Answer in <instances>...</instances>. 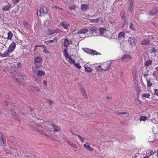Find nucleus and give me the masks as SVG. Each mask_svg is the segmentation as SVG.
Wrapping results in <instances>:
<instances>
[{
  "instance_id": "obj_22",
  "label": "nucleus",
  "mask_w": 158,
  "mask_h": 158,
  "mask_svg": "<svg viewBox=\"0 0 158 158\" xmlns=\"http://www.w3.org/2000/svg\"><path fill=\"white\" fill-rule=\"evenodd\" d=\"M84 147L87 150L90 151H92L94 149L92 147H90L89 145V143L88 142H86L85 144L84 145Z\"/></svg>"
},
{
  "instance_id": "obj_15",
  "label": "nucleus",
  "mask_w": 158,
  "mask_h": 158,
  "mask_svg": "<svg viewBox=\"0 0 158 158\" xmlns=\"http://www.w3.org/2000/svg\"><path fill=\"white\" fill-rule=\"evenodd\" d=\"M141 45L145 46L148 45L150 44V40L148 39H144L140 42Z\"/></svg>"
},
{
  "instance_id": "obj_17",
  "label": "nucleus",
  "mask_w": 158,
  "mask_h": 158,
  "mask_svg": "<svg viewBox=\"0 0 158 158\" xmlns=\"http://www.w3.org/2000/svg\"><path fill=\"white\" fill-rule=\"evenodd\" d=\"M12 7L11 4L8 3L7 6L3 7L2 8V10L5 11H7L9 10Z\"/></svg>"
},
{
  "instance_id": "obj_58",
  "label": "nucleus",
  "mask_w": 158,
  "mask_h": 158,
  "mask_svg": "<svg viewBox=\"0 0 158 158\" xmlns=\"http://www.w3.org/2000/svg\"><path fill=\"white\" fill-rule=\"evenodd\" d=\"M43 84L44 86H46L47 85V82L46 81L44 80L43 81Z\"/></svg>"
},
{
  "instance_id": "obj_29",
  "label": "nucleus",
  "mask_w": 158,
  "mask_h": 158,
  "mask_svg": "<svg viewBox=\"0 0 158 158\" xmlns=\"http://www.w3.org/2000/svg\"><path fill=\"white\" fill-rule=\"evenodd\" d=\"M102 21L101 18H99L95 19H90L89 20V21L91 23H97L99 21Z\"/></svg>"
},
{
  "instance_id": "obj_38",
  "label": "nucleus",
  "mask_w": 158,
  "mask_h": 158,
  "mask_svg": "<svg viewBox=\"0 0 158 158\" xmlns=\"http://www.w3.org/2000/svg\"><path fill=\"white\" fill-rule=\"evenodd\" d=\"M149 14L151 16L156 15V13L155 12L153 8L152 10H151L149 11Z\"/></svg>"
},
{
  "instance_id": "obj_18",
  "label": "nucleus",
  "mask_w": 158,
  "mask_h": 158,
  "mask_svg": "<svg viewBox=\"0 0 158 158\" xmlns=\"http://www.w3.org/2000/svg\"><path fill=\"white\" fill-rule=\"evenodd\" d=\"M37 72L36 73V74L38 76L42 77L44 76L45 75V72L43 70H37Z\"/></svg>"
},
{
  "instance_id": "obj_49",
  "label": "nucleus",
  "mask_w": 158,
  "mask_h": 158,
  "mask_svg": "<svg viewBox=\"0 0 158 158\" xmlns=\"http://www.w3.org/2000/svg\"><path fill=\"white\" fill-rule=\"evenodd\" d=\"M150 52L151 53H155L156 52V50L155 48L153 47L150 49Z\"/></svg>"
},
{
  "instance_id": "obj_24",
  "label": "nucleus",
  "mask_w": 158,
  "mask_h": 158,
  "mask_svg": "<svg viewBox=\"0 0 158 158\" xmlns=\"http://www.w3.org/2000/svg\"><path fill=\"white\" fill-rule=\"evenodd\" d=\"M89 51V52L90 54L93 55H100L101 54L99 52H97L96 51L93 50L88 49Z\"/></svg>"
},
{
  "instance_id": "obj_48",
  "label": "nucleus",
  "mask_w": 158,
  "mask_h": 158,
  "mask_svg": "<svg viewBox=\"0 0 158 158\" xmlns=\"http://www.w3.org/2000/svg\"><path fill=\"white\" fill-rule=\"evenodd\" d=\"M76 136H77L79 138L81 142H84V139L81 136L79 135H76Z\"/></svg>"
},
{
  "instance_id": "obj_31",
  "label": "nucleus",
  "mask_w": 158,
  "mask_h": 158,
  "mask_svg": "<svg viewBox=\"0 0 158 158\" xmlns=\"http://www.w3.org/2000/svg\"><path fill=\"white\" fill-rule=\"evenodd\" d=\"M7 39L8 40H11L13 37V34L10 31H9L7 33Z\"/></svg>"
},
{
  "instance_id": "obj_6",
  "label": "nucleus",
  "mask_w": 158,
  "mask_h": 158,
  "mask_svg": "<svg viewBox=\"0 0 158 158\" xmlns=\"http://www.w3.org/2000/svg\"><path fill=\"white\" fill-rule=\"evenodd\" d=\"M132 57L130 55L126 54L123 55L121 58V60L123 62L129 61Z\"/></svg>"
},
{
  "instance_id": "obj_36",
  "label": "nucleus",
  "mask_w": 158,
  "mask_h": 158,
  "mask_svg": "<svg viewBox=\"0 0 158 158\" xmlns=\"http://www.w3.org/2000/svg\"><path fill=\"white\" fill-rule=\"evenodd\" d=\"M102 68V65L101 64L99 65L98 66H97L96 68L95 69L96 71H103Z\"/></svg>"
},
{
  "instance_id": "obj_43",
  "label": "nucleus",
  "mask_w": 158,
  "mask_h": 158,
  "mask_svg": "<svg viewBox=\"0 0 158 158\" xmlns=\"http://www.w3.org/2000/svg\"><path fill=\"white\" fill-rule=\"evenodd\" d=\"M74 65H75V66L76 67V68H77L78 69H80L81 68V66L80 65L79 63H75V64Z\"/></svg>"
},
{
  "instance_id": "obj_25",
  "label": "nucleus",
  "mask_w": 158,
  "mask_h": 158,
  "mask_svg": "<svg viewBox=\"0 0 158 158\" xmlns=\"http://www.w3.org/2000/svg\"><path fill=\"white\" fill-rule=\"evenodd\" d=\"M88 31V30L86 28L82 29L80 31L78 32L77 33V34H85Z\"/></svg>"
},
{
  "instance_id": "obj_62",
  "label": "nucleus",
  "mask_w": 158,
  "mask_h": 158,
  "mask_svg": "<svg viewBox=\"0 0 158 158\" xmlns=\"http://www.w3.org/2000/svg\"><path fill=\"white\" fill-rule=\"evenodd\" d=\"M130 3H134V0H129Z\"/></svg>"
},
{
  "instance_id": "obj_11",
  "label": "nucleus",
  "mask_w": 158,
  "mask_h": 158,
  "mask_svg": "<svg viewBox=\"0 0 158 158\" xmlns=\"http://www.w3.org/2000/svg\"><path fill=\"white\" fill-rule=\"evenodd\" d=\"M6 139L4 137L3 135L0 134V145L1 146L5 145Z\"/></svg>"
},
{
  "instance_id": "obj_60",
  "label": "nucleus",
  "mask_w": 158,
  "mask_h": 158,
  "mask_svg": "<svg viewBox=\"0 0 158 158\" xmlns=\"http://www.w3.org/2000/svg\"><path fill=\"white\" fill-rule=\"evenodd\" d=\"M33 87L38 91H40V89L39 87Z\"/></svg>"
},
{
  "instance_id": "obj_28",
  "label": "nucleus",
  "mask_w": 158,
  "mask_h": 158,
  "mask_svg": "<svg viewBox=\"0 0 158 158\" xmlns=\"http://www.w3.org/2000/svg\"><path fill=\"white\" fill-rule=\"evenodd\" d=\"M11 113L12 115L14 118L15 119H18L19 118L18 117L19 116H18V114H17L14 110H11Z\"/></svg>"
},
{
  "instance_id": "obj_42",
  "label": "nucleus",
  "mask_w": 158,
  "mask_h": 158,
  "mask_svg": "<svg viewBox=\"0 0 158 158\" xmlns=\"http://www.w3.org/2000/svg\"><path fill=\"white\" fill-rule=\"evenodd\" d=\"M147 86L148 87H150L152 85V84L150 81L148 80H147Z\"/></svg>"
},
{
  "instance_id": "obj_26",
  "label": "nucleus",
  "mask_w": 158,
  "mask_h": 158,
  "mask_svg": "<svg viewBox=\"0 0 158 158\" xmlns=\"http://www.w3.org/2000/svg\"><path fill=\"white\" fill-rule=\"evenodd\" d=\"M65 141L71 145L72 147L74 148H77V146L75 144H74L73 142L70 140H65Z\"/></svg>"
},
{
  "instance_id": "obj_5",
  "label": "nucleus",
  "mask_w": 158,
  "mask_h": 158,
  "mask_svg": "<svg viewBox=\"0 0 158 158\" xmlns=\"http://www.w3.org/2000/svg\"><path fill=\"white\" fill-rule=\"evenodd\" d=\"M97 27H92L89 30L88 32L91 35L97 36L98 35Z\"/></svg>"
},
{
  "instance_id": "obj_52",
  "label": "nucleus",
  "mask_w": 158,
  "mask_h": 158,
  "mask_svg": "<svg viewBox=\"0 0 158 158\" xmlns=\"http://www.w3.org/2000/svg\"><path fill=\"white\" fill-rule=\"evenodd\" d=\"M129 28L130 29L133 30H134L133 29V24L132 23H130V25L129 26Z\"/></svg>"
},
{
  "instance_id": "obj_45",
  "label": "nucleus",
  "mask_w": 158,
  "mask_h": 158,
  "mask_svg": "<svg viewBox=\"0 0 158 158\" xmlns=\"http://www.w3.org/2000/svg\"><path fill=\"white\" fill-rule=\"evenodd\" d=\"M136 91L137 93L138 94H139L141 92V90L139 87H137L136 88Z\"/></svg>"
},
{
  "instance_id": "obj_27",
  "label": "nucleus",
  "mask_w": 158,
  "mask_h": 158,
  "mask_svg": "<svg viewBox=\"0 0 158 158\" xmlns=\"http://www.w3.org/2000/svg\"><path fill=\"white\" fill-rule=\"evenodd\" d=\"M68 49L67 48H65L64 49V51L63 52L64 56H65V59H67L69 58L70 57H69V55L67 52V50Z\"/></svg>"
},
{
  "instance_id": "obj_9",
  "label": "nucleus",
  "mask_w": 158,
  "mask_h": 158,
  "mask_svg": "<svg viewBox=\"0 0 158 158\" xmlns=\"http://www.w3.org/2000/svg\"><path fill=\"white\" fill-rule=\"evenodd\" d=\"M80 89L82 95L83 96L85 100L87 99H88V97L87 96L86 92L84 87L82 86H81L80 87Z\"/></svg>"
},
{
  "instance_id": "obj_56",
  "label": "nucleus",
  "mask_w": 158,
  "mask_h": 158,
  "mask_svg": "<svg viewBox=\"0 0 158 158\" xmlns=\"http://www.w3.org/2000/svg\"><path fill=\"white\" fill-rule=\"evenodd\" d=\"M54 8H55L59 9L60 10H63V9H62V8H60V7H58L57 6H55Z\"/></svg>"
},
{
  "instance_id": "obj_30",
  "label": "nucleus",
  "mask_w": 158,
  "mask_h": 158,
  "mask_svg": "<svg viewBox=\"0 0 158 158\" xmlns=\"http://www.w3.org/2000/svg\"><path fill=\"white\" fill-rule=\"evenodd\" d=\"M152 61L151 60H148L145 62V65L146 67H148L151 65L152 64Z\"/></svg>"
},
{
  "instance_id": "obj_44",
  "label": "nucleus",
  "mask_w": 158,
  "mask_h": 158,
  "mask_svg": "<svg viewBox=\"0 0 158 158\" xmlns=\"http://www.w3.org/2000/svg\"><path fill=\"white\" fill-rule=\"evenodd\" d=\"M15 152L14 151V152L12 153V152H11V151H9L8 152H6V154H8V155H11V154H12V155H15V156H16V154H15ZM16 155H18V154H16Z\"/></svg>"
},
{
  "instance_id": "obj_1",
  "label": "nucleus",
  "mask_w": 158,
  "mask_h": 158,
  "mask_svg": "<svg viewBox=\"0 0 158 158\" xmlns=\"http://www.w3.org/2000/svg\"><path fill=\"white\" fill-rule=\"evenodd\" d=\"M36 124H40L43 126L44 131H52V121L48 120L46 121L43 119H40L39 121H38L37 123Z\"/></svg>"
},
{
  "instance_id": "obj_55",
  "label": "nucleus",
  "mask_w": 158,
  "mask_h": 158,
  "mask_svg": "<svg viewBox=\"0 0 158 158\" xmlns=\"http://www.w3.org/2000/svg\"><path fill=\"white\" fill-rule=\"evenodd\" d=\"M53 40H47L46 41V42L47 43V44L49 43H52L53 42Z\"/></svg>"
},
{
  "instance_id": "obj_13",
  "label": "nucleus",
  "mask_w": 158,
  "mask_h": 158,
  "mask_svg": "<svg viewBox=\"0 0 158 158\" xmlns=\"http://www.w3.org/2000/svg\"><path fill=\"white\" fill-rule=\"evenodd\" d=\"M52 127L53 129V131L54 132H57L60 131V127L55 124L52 125Z\"/></svg>"
},
{
  "instance_id": "obj_46",
  "label": "nucleus",
  "mask_w": 158,
  "mask_h": 158,
  "mask_svg": "<svg viewBox=\"0 0 158 158\" xmlns=\"http://www.w3.org/2000/svg\"><path fill=\"white\" fill-rule=\"evenodd\" d=\"M20 0H12V3L14 4H15L19 3Z\"/></svg>"
},
{
  "instance_id": "obj_10",
  "label": "nucleus",
  "mask_w": 158,
  "mask_h": 158,
  "mask_svg": "<svg viewBox=\"0 0 158 158\" xmlns=\"http://www.w3.org/2000/svg\"><path fill=\"white\" fill-rule=\"evenodd\" d=\"M12 52L10 51L8 49L6 51L3 53H2V57H10V54Z\"/></svg>"
},
{
  "instance_id": "obj_40",
  "label": "nucleus",
  "mask_w": 158,
  "mask_h": 158,
  "mask_svg": "<svg viewBox=\"0 0 158 158\" xmlns=\"http://www.w3.org/2000/svg\"><path fill=\"white\" fill-rule=\"evenodd\" d=\"M147 117L146 116H141L139 118L140 121H145L147 119Z\"/></svg>"
},
{
  "instance_id": "obj_32",
  "label": "nucleus",
  "mask_w": 158,
  "mask_h": 158,
  "mask_svg": "<svg viewBox=\"0 0 158 158\" xmlns=\"http://www.w3.org/2000/svg\"><path fill=\"white\" fill-rule=\"evenodd\" d=\"M56 32V31H53L50 29H49L47 31V33L48 35H51L55 34Z\"/></svg>"
},
{
  "instance_id": "obj_14",
  "label": "nucleus",
  "mask_w": 158,
  "mask_h": 158,
  "mask_svg": "<svg viewBox=\"0 0 158 158\" xmlns=\"http://www.w3.org/2000/svg\"><path fill=\"white\" fill-rule=\"evenodd\" d=\"M135 38L134 37H130L128 39V41L129 42V44L131 46H133L135 45Z\"/></svg>"
},
{
  "instance_id": "obj_47",
  "label": "nucleus",
  "mask_w": 158,
  "mask_h": 158,
  "mask_svg": "<svg viewBox=\"0 0 158 158\" xmlns=\"http://www.w3.org/2000/svg\"><path fill=\"white\" fill-rule=\"evenodd\" d=\"M125 13L124 12H121L120 13V16L122 19H123L125 18Z\"/></svg>"
},
{
  "instance_id": "obj_12",
  "label": "nucleus",
  "mask_w": 158,
  "mask_h": 158,
  "mask_svg": "<svg viewBox=\"0 0 158 158\" xmlns=\"http://www.w3.org/2000/svg\"><path fill=\"white\" fill-rule=\"evenodd\" d=\"M16 47V43L15 42H13L10 44L8 48V49L12 52L14 50L15 48Z\"/></svg>"
},
{
  "instance_id": "obj_23",
  "label": "nucleus",
  "mask_w": 158,
  "mask_h": 158,
  "mask_svg": "<svg viewBox=\"0 0 158 158\" xmlns=\"http://www.w3.org/2000/svg\"><path fill=\"white\" fill-rule=\"evenodd\" d=\"M125 35V32H120L119 33L118 35V39L124 40Z\"/></svg>"
},
{
  "instance_id": "obj_57",
  "label": "nucleus",
  "mask_w": 158,
  "mask_h": 158,
  "mask_svg": "<svg viewBox=\"0 0 158 158\" xmlns=\"http://www.w3.org/2000/svg\"><path fill=\"white\" fill-rule=\"evenodd\" d=\"M134 7V6H130L129 7V8L131 11H132Z\"/></svg>"
},
{
  "instance_id": "obj_61",
  "label": "nucleus",
  "mask_w": 158,
  "mask_h": 158,
  "mask_svg": "<svg viewBox=\"0 0 158 158\" xmlns=\"http://www.w3.org/2000/svg\"><path fill=\"white\" fill-rule=\"evenodd\" d=\"M37 47H39V45L35 46V48H34V51H35L36 50Z\"/></svg>"
},
{
  "instance_id": "obj_37",
  "label": "nucleus",
  "mask_w": 158,
  "mask_h": 158,
  "mask_svg": "<svg viewBox=\"0 0 158 158\" xmlns=\"http://www.w3.org/2000/svg\"><path fill=\"white\" fill-rule=\"evenodd\" d=\"M68 59H69V61L70 63L73 65L75 64V60L73 59L71 57H70Z\"/></svg>"
},
{
  "instance_id": "obj_41",
  "label": "nucleus",
  "mask_w": 158,
  "mask_h": 158,
  "mask_svg": "<svg viewBox=\"0 0 158 158\" xmlns=\"http://www.w3.org/2000/svg\"><path fill=\"white\" fill-rule=\"evenodd\" d=\"M117 114L118 115L126 114L127 115H128L129 114V113H128L125 112H118L117 113Z\"/></svg>"
},
{
  "instance_id": "obj_63",
  "label": "nucleus",
  "mask_w": 158,
  "mask_h": 158,
  "mask_svg": "<svg viewBox=\"0 0 158 158\" xmlns=\"http://www.w3.org/2000/svg\"><path fill=\"white\" fill-rule=\"evenodd\" d=\"M153 24V25L155 27H156V25H157V24L156 23H154L153 22H152L151 23Z\"/></svg>"
},
{
  "instance_id": "obj_51",
  "label": "nucleus",
  "mask_w": 158,
  "mask_h": 158,
  "mask_svg": "<svg viewBox=\"0 0 158 158\" xmlns=\"http://www.w3.org/2000/svg\"><path fill=\"white\" fill-rule=\"evenodd\" d=\"M154 10L156 13V15H157L158 13V7H154L153 8Z\"/></svg>"
},
{
  "instance_id": "obj_21",
  "label": "nucleus",
  "mask_w": 158,
  "mask_h": 158,
  "mask_svg": "<svg viewBox=\"0 0 158 158\" xmlns=\"http://www.w3.org/2000/svg\"><path fill=\"white\" fill-rule=\"evenodd\" d=\"M33 80L39 85H40L41 84V81L40 80L38 79V77L35 76L34 78H33Z\"/></svg>"
},
{
  "instance_id": "obj_7",
  "label": "nucleus",
  "mask_w": 158,
  "mask_h": 158,
  "mask_svg": "<svg viewBox=\"0 0 158 158\" xmlns=\"http://www.w3.org/2000/svg\"><path fill=\"white\" fill-rule=\"evenodd\" d=\"M72 41L70 40H69L67 38H66L64 39L63 46L64 47H66V48L68 49V46L72 44Z\"/></svg>"
},
{
  "instance_id": "obj_54",
  "label": "nucleus",
  "mask_w": 158,
  "mask_h": 158,
  "mask_svg": "<svg viewBox=\"0 0 158 158\" xmlns=\"http://www.w3.org/2000/svg\"><path fill=\"white\" fill-rule=\"evenodd\" d=\"M44 53H49L50 52V51L48 50L46 48H45L43 51Z\"/></svg>"
},
{
  "instance_id": "obj_2",
  "label": "nucleus",
  "mask_w": 158,
  "mask_h": 158,
  "mask_svg": "<svg viewBox=\"0 0 158 158\" xmlns=\"http://www.w3.org/2000/svg\"><path fill=\"white\" fill-rule=\"evenodd\" d=\"M29 125L30 127H32L33 129L35 131L37 132L40 134L45 135L46 137L50 138V137L45 133V131L44 130L43 126L40 124H35V126H33L32 124Z\"/></svg>"
},
{
  "instance_id": "obj_8",
  "label": "nucleus",
  "mask_w": 158,
  "mask_h": 158,
  "mask_svg": "<svg viewBox=\"0 0 158 158\" xmlns=\"http://www.w3.org/2000/svg\"><path fill=\"white\" fill-rule=\"evenodd\" d=\"M97 33L98 35H103L105 32L106 29L102 27H97Z\"/></svg>"
},
{
  "instance_id": "obj_3",
  "label": "nucleus",
  "mask_w": 158,
  "mask_h": 158,
  "mask_svg": "<svg viewBox=\"0 0 158 158\" xmlns=\"http://www.w3.org/2000/svg\"><path fill=\"white\" fill-rule=\"evenodd\" d=\"M103 71L109 70L111 69V62L107 61L101 64Z\"/></svg>"
},
{
  "instance_id": "obj_33",
  "label": "nucleus",
  "mask_w": 158,
  "mask_h": 158,
  "mask_svg": "<svg viewBox=\"0 0 158 158\" xmlns=\"http://www.w3.org/2000/svg\"><path fill=\"white\" fill-rule=\"evenodd\" d=\"M41 10L44 14H46L48 12V10L46 7L43 6L40 8Z\"/></svg>"
},
{
  "instance_id": "obj_19",
  "label": "nucleus",
  "mask_w": 158,
  "mask_h": 158,
  "mask_svg": "<svg viewBox=\"0 0 158 158\" xmlns=\"http://www.w3.org/2000/svg\"><path fill=\"white\" fill-rule=\"evenodd\" d=\"M80 7L81 10L83 11H86L89 9L87 5L82 4L81 5Z\"/></svg>"
},
{
  "instance_id": "obj_34",
  "label": "nucleus",
  "mask_w": 158,
  "mask_h": 158,
  "mask_svg": "<svg viewBox=\"0 0 158 158\" xmlns=\"http://www.w3.org/2000/svg\"><path fill=\"white\" fill-rule=\"evenodd\" d=\"M84 68L85 70L87 72L91 73L92 71V69L90 67L85 66Z\"/></svg>"
},
{
  "instance_id": "obj_20",
  "label": "nucleus",
  "mask_w": 158,
  "mask_h": 158,
  "mask_svg": "<svg viewBox=\"0 0 158 158\" xmlns=\"http://www.w3.org/2000/svg\"><path fill=\"white\" fill-rule=\"evenodd\" d=\"M156 152V151L155 150H147L146 153L147 155L149 157H150L153 154H155Z\"/></svg>"
},
{
  "instance_id": "obj_35",
  "label": "nucleus",
  "mask_w": 158,
  "mask_h": 158,
  "mask_svg": "<svg viewBox=\"0 0 158 158\" xmlns=\"http://www.w3.org/2000/svg\"><path fill=\"white\" fill-rule=\"evenodd\" d=\"M150 94L149 93H144L142 94L141 95V97L143 98V97L146 98H148L149 97Z\"/></svg>"
},
{
  "instance_id": "obj_64",
  "label": "nucleus",
  "mask_w": 158,
  "mask_h": 158,
  "mask_svg": "<svg viewBox=\"0 0 158 158\" xmlns=\"http://www.w3.org/2000/svg\"><path fill=\"white\" fill-rule=\"evenodd\" d=\"M52 140L55 141V140H56V139H55L54 138H53V137H50V138Z\"/></svg>"
},
{
  "instance_id": "obj_39",
  "label": "nucleus",
  "mask_w": 158,
  "mask_h": 158,
  "mask_svg": "<svg viewBox=\"0 0 158 158\" xmlns=\"http://www.w3.org/2000/svg\"><path fill=\"white\" fill-rule=\"evenodd\" d=\"M44 14L42 12L41 10V9L40 10H38L37 11V15L38 16H41L43 15Z\"/></svg>"
},
{
  "instance_id": "obj_53",
  "label": "nucleus",
  "mask_w": 158,
  "mask_h": 158,
  "mask_svg": "<svg viewBox=\"0 0 158 158\" xmlns=\"http://www.w3.org/2000/svg\"><path fill=\"white\" fill-rule=\"evenodd\" d=\"M154 90L155 91V95L157 96H158V89H154Z\"/></svg>"
},
{
  "instance_id": "obj_4",
  "label": "nucleus",
  "mask_w": 158,
  "mask_h": 158,
  "mask_svg": "<svg viewBox=\"0 0 158 158\" xmlns=\"http://www.w3.org/2000/svg\"><path fill=\"white\" fill-rule=\"evenodd\" d=\"M42 59L40 57H36L35 58L34 64L36 68H40V66L38 65V64L41 63L42 64Z\"/></svg>"
},
{
  "instance_id": "obj_59",
  "label": "nucleus",
  "mask_w": 158,
  "mask_h": 158,
  "mask_svg": "<svg viewBox=\"0 0 158 158\" xmlns=\"http://www.w3.org/2000/svg\"><path fill=\"white\" fill-rule=\"evenodd\" d=\"M39 47H42L44 48V49L46 48V47L44 45H39Z\"/></svg>"
},
{
  "instance_id": "obj_16",
  "label": "nucleus",
  "mask_w": 158,
  "mask_h": 158,
  "mask_svg": "<svg viewBox=\"0 0 158 158\" xmlns=\"http://www.w3.org/2000/svg\"><path fill=\"white\" fill-rule=\"evenodd\" d=\"M60 25L63 27L64 29H68V27H69V24L66 22H62L60 24Z\"/></svg>"
},
{
  "instance_id": "obj_50",
  "label": "nucleus",
  "mask_w": 158,
  "mask_h": 158,
  "mask_svg": "<svg viewBox=\"0 0 158 158\" xmlns=\"http://www.w3.org/2000/svg\"><path fill=\"white\" fill-rule=\"evenodd\" d=\"M69 8L71 10H74L76 8V6L75 5L73 6L72 7H69Z\"/></svg>"
}]
</instances>
